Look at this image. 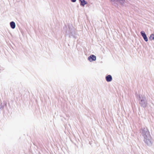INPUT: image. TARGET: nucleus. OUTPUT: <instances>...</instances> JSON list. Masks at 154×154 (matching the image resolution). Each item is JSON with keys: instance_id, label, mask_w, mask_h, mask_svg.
<instances>
[{"instance_id": "f257e3e1", "label": "nucleus", "mask_w": 154, "mask_h": 154, "mask_svg": "<svg viewBox=\"0 0 154 154\" xmlns=\"http://www.w3.org/2000/svg\"><path fill=\"white\" fill-rule=\"evenodd\" d=\"M141 133L144 138L143 141L145 143L149 146H151L153 143V140L148 129L144 128L141 130Z\"/></svg>"}, {"instance_id": "f03ea898", "label": "nucleus", "mask_w": 154, "mask_h": 154, "mask_svg": "<svg viewBox=\"0 0 154 154\" xmlns=\"http://www.w3.org/2000/svg\"><path fill=\"white\" fill-rule=\"evenodd\" d=\"M139 103L141 106L143 108H146L147 106L148 103L147 100L145 97H140Z\"/></svg>"}, {"instance_id": "7ed1b4c3", "label": "nucleus", "mask_w": 154, "mask_h": 154, "mask_svg": "<svg viewBox=\"0 0 154 154\" xmlns=\"http://www.w3.org/2000/svg\"><path fill=\"white\" fill-rule=\"evenodd\" d=\"M140 34L143 37L144 41L146 42H147L148 41V39L145 32L143 31H141L140 32Z\"/></svg>"}, {"instance_id": "20e7f679", "label": "nucleus", "mask_w": 154, "mask_h": 154, "mask_svg": "<svg viewBox=\"0 0 154 154\" xmlns=\"http://www.w3.org/2000/svg\"><path fill=\"white\" fill-rule=\"evenodd\" d=\"M112 4H114L117 2H119L121 4L123 5L124 3V0H110Z\"/></svg>"}, {"instance_id": "39448f33", "label": "nucleus", "mask_w": 154, "mask_h": 154, "mask_svg": "<svg viewBox=\"0 0 154 154\" xmlns=\"http://www.w3.org/2000/svg\"><path fill=\"white\" fill-rule=\"evenodd\" d=\"M88 59L89 61L91 62L95 60L96 59V57L94 55H91L88 57Z\"/></svg>"}, {"instance_id": "423d86ee", "label": "nucleus", "mask_w": 154, "mask_h": 154, "mask_svg": "<svg viewBox=\"0 0 154 154\" xmlns=\"http://www.w3.org/2000/svg\"><path fill=\"white\" fill-rule=\"evenodd\" d=\"M106 80L107 82H110L112 80V77L111 75H108L106 76Z\"/></svg>"}, {"instance_id": "0eeeda50", "label": "nucleus", "mask_w": 154, "mask_h": 154, "mask_svg": "<svg viewBox=\"0 0 154 154\" xmlns=\"http://www.w3.org/2000/svg\"><path fill=\"white\" fill-rule=\"evenodd\" d=\"M80 2V5L82 6H84L85 5L87 4V2L85 0H79Z\"/></svg>"}, {"instance_id": "6e6552de", "label": "nucleus", "mask_w": 154, "mask_h": 154, "mask_svg": "<svg viewBox=\"0 0 154 154\" xmlns=\"http://www.w3.org/2000/svg\"><path fill=\"white\" fill-rule=\"evenodd\" d=\"M10 27L12 29H14L16 27V25L15 22L14 21L10 22Z\"/></svg>"}, {"instance_id": "1a4fd4ad", "label": "nucleus", "mask_w": 154, "mask_h": 154, "mask_svg": "<svg viewBox=\"0 0 154 154\" xmlns=\"http://www.w3.org/2000/svg\"><path fill=\"white\" fill-rule=\"evenodd\" d=\"M74 35V33L73 30H72L69 33V37H71V36H73Z\"/></svg>"}, {"instance_id": "9d476101", "label": "nucleus", "mask_w": 154, "mask_h": 154, "mask_svg": "<svg viewBox=\"0 0 154 154\" xmlns=\"http://www.w3.org/2000/svg\"><path fill=\"white\" fill-rule=\"evenodd\" d=\"M149 39L150 41H152V40H154V34H152L150 35V37H149Z\"/></svg>"}, {"instance_id": "9b49d317", "label": "nucleus", "mask_w": 154, "mask_h": 154, "mask_svg": "<svg viewBox=\"0 0 154 154\" xmlns=\"http://www.w3.org/2000/svg\"><path fill=\"white\" fill-rule=\"evenodd\" d=\"M76 0H71L72 2H75L76 1Z\"/></svg>"}, {"instance_id": "f8f14e48", "label": "nucleus", "mask_w": 154, "mask_h": 154, "mask_svg": "<svg viewBox=\"0 0 154 154\" xmlns=\"http://www.w3.org/2000/svg\"><path fill=\"white\" fill-rule=\"evenodd\" d=\"M125 2V1H124V2Z\"/></svg>"}]
</instances>
